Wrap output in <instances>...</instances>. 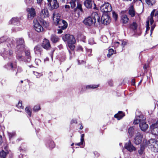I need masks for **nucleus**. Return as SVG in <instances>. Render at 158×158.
Returning a JSON list of instances; mask_svg holds the SVG:
<instances>
[{"label":"nucleus","instance_id":"obj_7","mask_svg":"<svg viewBox=\"0 0 158 158\" xmlns=\"http://www.w3.org/2000/svg\"><path fill=\"white\" fill-rule=\"evenodd\" d=\"M124 147L130 152L135 151L136 150V148L131 143L130 140H129L128 142L125 143Z\"/></svg>","mask_w":158,"mask_h":158},{"label":"nucleus","instance_id":"obj_13","mask_svg":"<svg viewBox=\"0 0 158 158\" xmlns=\"http://www.w3.org/2000/svg\"><path fill=\"white\" fill-rule=\"evenodd\" d=\"M35 53L38 56H40L43 51L42 48L40 45H37L35 46L34 48Z\"/></svg>","mask_w":158,"mask_h":158},{"label":"nucleus","instance_id":"obj_44","mask_svg":"<svg viewBox=\"0 0 158 158\" xmlns=\"http://www.w3.org/2000/svg\"><path fill=\"white\" fill-rule=\"evenodd\" d=\"M89 44H93L94 43V39L93 38H90L89 40Z\"/></svg>","mask_w":158,"mask_h":158},{"label":"nucleus","instance_id":"obj_28","mask_svg":"<svg viewBox=\"0 0 158 158\" xmlns=\"http://www.w3.org/2000/svg\"><path fill=\"white\" fill-rule=\"evenodd\" d=\"M19 19L17 17L13 18L10 20V23L11 24L19 22Z\"/></svg>","mask_w":158,"mask_h":158},{"label":"nucleus","instance_id":"obj_18","mask_svg":"<svg viewBox=\"0 0 158 158\" xmlns=\"http://www.w3.org/2000/svg\"><path fill=\"white\" fill-rule=\"evenodd\" d=\"M125 113L122 111H118L117 113L115 114L114 117L117 118L118 120L121 119L125 116Z\"/></svg>","mask_w":158,"mask_h":158},{"label":"nucleus","instance_id":"obj_57","mask_svg":"<svg viewBox=\"0 0 158 158\" xmlns=\"http://www.w3.org/2000/svg\"><path fill=\"white\" fill-rule=\"evenodd\" d=\"M108 84L110 85H112L113 84V81L112 80L108 82Z\"/></svg>","mask_w":158,"mask_h":158},{"label":"nucleus","instance_id":"obj_16","mask_svg":"<svg viewBox=\"0 0 158 158\" xmlns=\"http://www.w3.org/2000/svg\"><path fill=\"white\" fill-rule=\"evenodd\" d=\"M84 5L85 7L88 9L92 8L93 2L92 0H85L83 2Z\"/></svg>","mask_w":158,"mask_h":158},{"label":"nucleus","instance_id":"obj_62","mask_svg":"<svg viewBox=\"0 0 158 158\" xmlns=\"http://www.w3.org/2000/svg\"><path fill=\"white\" fill-rule=\"evenodd\" d=\"M91 49L89 50L87 52V53H89V54H88V55L89 56H91L90 53H91Z\"/></svg>","mask_w":158,"mask_h":158},{"label":"nucleus","instance_id":"obj_33","mask_svg":"<svg viewBox=\"0 0 158 158\" xmlns=\"http://www.w3.org/2000/svg\"><path fill=\"white\" fill-rule=\"evenodd\" d=\"M26 55L28 56V58L27 59V62H29L30 60V57L31 56H30V52L28 50H27L25 51V52Z\"/></svg>","mask_w":158,"mask_h":158},{"label":"nucleus","instance_id":"obj_22","mask_svg":"<svg viewBox=\"0 0 158 158\" xmlns=\"http://www.w3.org/2000/svg\"><path fill=\"white\" fill-rule=\"evenodd\" d=\"M49 140H47L46 141L47 143H48L49 147L51 148H53L55 146L54 142V141L51 139H50V136H49Z\"/></svg>","mask_w":158,"mask_h":158},{"label":"nucleus","instance_id":"obj_39","mask_svg":"<svg viewBox=\"0 0 158 158\" xmlns=\"http://www.w3.org/2000/svg\"><path fill=\"white\" fill-rule=\"evenodd\" d=\"M16 106L19 108L23 109V106H22V102L19 101L18 104L16 105Z\"/></svg>","mask_w":158,"mask_h":158},{"label":"nucleus","instance_id":"obj_11","mask_svg":"<svg viewBox=\"0 0 158 158\" xmlns=\"http://www.w3.org/2000/svg\"><path fill=\"white\" fill-rule=\"evenodd\" d=\"M17 48L19 50H22L24 47V40L22 38H18L17 40Z\"/></svg>","mask_w":158,"mask_h":158},{"label":"nucleus","instance_id":"obj_17","mask_svg":"<svg viewBox=\"0 0 158 158\" xmlns=\"http://www.w3.org/2000/svg\"><path fill=\"white\" fill-rule=\"evenodd\" d=\"M102 21L104 24L107 25L110 23L111 19L108 15H105L102 17Z\"/></svg>","mask_w":158,"mask_h":158},{"label":"nucleus","instance_id":"obj_49","mask_svg":"<svg viewBox=\"0 0 158 158\" xmlns=\"http://www.w3.org/2000/svg\"><path fill=\"white\" fill-rule=\"evenodd\" d=\"M10 66L11 67L12 69L16 68V65H13V64L11 63H10Z\"/></svg>","mask_w":158,"mask_h":158},{"label":"nucleus","instance_id":"obj_40","mask_svg":"<svg viewBox=\"0 0 158 158\" xmlns=\"http://www.w3.org/2000/svg\"><path fill=\"white\" fill-rule=\"evenodd\" d=\"M119 43L118 42H112V45L113 47H114V48H116L119 46Z\"/></svg>","mask_w":158,"mask_h":158},{"label":"nucleus","instance_id":"obj_60","mask_svg":"<svg viewBox=\"0 0 158 158\" xmlns=\"http://www.w3.org/2000/svg\"><path fill=\"white\" fill-rule=\"evenodd\" d=\"M62 29H59L58 30V34H61L62 33Z\"/></svg>","mask_w":158,"mask_h":158},{"label":"nucleus","instance_id":"obj_32","mask_svg":"<svg viewBox=\"0 0 158 158\" xmlns=\"http://www.w3.org/2000/svg\"><path fill=\"white\" fill-rule=\"evenodd\" d=\"M76 8L79 9L81 11H83V9L82 8V5L78 1L77 2V6Z\"/></svg>","mask_w":158,"mask_h":158},{"label":"nucleus","instance_id":"obj_14","mask_svg":"<svg viewBox=\"0 0 158 158\" xmlns=\"http://www.w3.org/2000/svg\"><path fill=\"white\" fill-rule=\"evenodd\" d=\"M139 127L142 131H145L148 128V126L146 124L145 121L142 119L139 123Z\"/></svg>","mask_w":158,"mask_h":158},{"label":"nucleus","instance_id":"obj_38","mask_svg":"<svg viewBox=\"0 0 158 158\" xmlns=\"http://www.w3.org/2000/svg\"><path fill=\"white\" fill-rule=\"evenodd\" d=\"M114 51L113 49H110L108 50V53L107 55V56L108 57H110L114 53Z\"/></svg>","mask_w":158,"mask_h":158},{"label":"nucleus","instance_id":"obj_52","mask_svg":"<svg viewBox=\"0 0 158 158\" xmlns=\"http://www.w3.org/2000/svg\"><path fill=\"white\" fill-rule=\"evenodd\" d=\"M15 135V133H9V137L10 138H12Z\"/></svg>","mask_w":158,"mask_h":158},{"label":"nucleus","instance_id":"obj_63","mask_svg":"<svg viewBox=\"0 0 158 158\" xmlns=\"http://www.w3.org/2000/svg\"><path fill=\"white\" fill-rule=\"evenodd\" d=\"M2 143V137L1 136H0V144H1Z\"/></svg>","mask_w":158,"mask_h":158},{"label":"nucleus","instance_id":"obj_9","mask_svg":"<svg viewBox=\"0 0 158 158\" xmlns=\"http://www.w3.org/2000/svg\"><path fill=\"white\" fill-rule=\"evenodd\" d=\"M34 27L35 30L38 32H42L44 28L37 20L34 21Z\"/></svg>","mask_w":158,"mask_h":158},{"label":"nucleus","instance_id":"obj_10","mask_svg":"<svg viewBox=\"0 0 158 158\" xmlns=\"http://www.w3.org/2000/svg\"><path fill=\"white\" fill-rule=\"evenodd\" d=\"M143 138V135L139 132H138L134 139V142L136 145L141 143Z\"/></svg>","mask_w":158,"mask_h":158},{"label":"nucleus","instance_id":"obj_19","mask_svg":"<svg viewBox=\"0 0 158 158\" xmlns=\"http://www.w3.org/2000/svg\"><path fill=\"white\" fill-rule=\"evenodd\" d=\"M40 16L42 18H44L49 16L48 11L46 9L42 10L40 13Z\"/></svg>","mask_w":158,"mask_h":158},{"label":"nucleus","instance_id":"obj_41","mask_svg":"<svg viewBox=\"0 0 158 158\" xmlns=\"http://www.w3.org/2000/svg\"><path fill=\"white\" fill-rule=\"evenodd\" d=\"M33 73L34 74L36 77L38 78H39L40 77L42 76V74L40 73H38L36 72L33 71Z\"/></svg>","mask_w":158,"mask_h":158},{"label":"nucleus","instance_id":"obj_24","mask_svg":"<svg viewBox=\"0 0 158 158\" xmlns=\"http://www.w3.org/2000/svg\"><path fill=\"white\" fill-rule=\"evenodd\" d=\"M128 132L129 135L132 137L134 134V129L133 126L130 127L128 129Z\"/></svg>","mask_w":158,"mask_h":158},{"label":"nucleus","instance_id":"obj_64","mask_svg":"<svg viewBox=\"0 0 158 158\" xmlns=\"http://www.w3.org/2000/svg\"><path fill=\"white\" fill-rule=\"evenodd\" d=\"M148 65H147L146 64H145L143 66V69H146L148 67Z\"/></svg>","mask_w":158,"mask_h":158},{"label":"nucleus","instance_id":"obj_15","mask_svg":"<svg viewBox=\"0 0 158 158\" xmlns=\"http://www.w3.org/2000/svg\"><path fill=\"white\" fill-rule=\"evenodd\" d=\"M41 46L43 48L46 50H48L51 48L49 41L46 39H44L43 40Z\"/></svg>","mask_w":158,"mask_h":158},{"label":"nucleus","instance_id":"obj_48","mask_svg":"<svg viewBox=\"0 0 158 158\" xmlns=\"http://www.w3.org/2000/svg\"><path fill=\"white\" fill-rule=\"evenodd\" d=\"M22 70L21 68L18 67L17 72L16 73V75L18 73H20L22 71Z\"/></svg>","mask_w":158,"mask_h":158},{"label":"nucleus","instance_id":"obj_4","mask_svg":"<svg viewBox=\"0 0 158 158\" xmlns=\"http://www.w3.org/2000/svg\"><path fill=\"white\" fill-rule=\"evenodd\" d=\"M62 39L64 41L67 42L68 44H74L75 42L73 36L69 34L63 36Z\"/></svg>","mask_w":158,"mask_h":158},{"label":"nucleus","instance_id":"obj_37","mask_svg":"<svg viewBox=\"0 0 158 158\" xmlns=\"http://www.w3.org/2000/svg\"><path fill=\"white\" fill-rule=\"evenodd\" d=\"M142 120L140 119L135 118L134 120V121L133 122V123L134 125H137Z\"/></svg>","mask_w":158,"mask_h":158},{"label":"nucleus","instance_id":"obj_23","mask_svg":"<svg viewBox=\"0 0 158 158\" xmlns=\"http://www.w3.org/2000/svg\"><path fill=\"white\" fill-rule=\"evenodd\" d=\"M8 53L9 56H10V57H9L8 56V55H6V52L4 54H2V56L4 57V58H6L7 57H8L10 59H12V56H11L13 54L12 51L11 50H9Z\"/></svg>","mask_w":158,"mask_h":158},{"label":"nucleus","instance_id":"obj_3","mask_svg":"<svg viewBox=\"0 0 158 158\" xmlns=\"http://www.w3.org/2000/svg\"><path fill=\"white\" fill-rule=\"evenodd\" d=\"M52 18L54 23H56V25H58L59 28L64 30L67 27V23L65 21L60 19L58 17L56 18L54 13L53 14Z\"/></svg>","mask_w":158,"mask_h":158},{"label":"nucleus","instance_id":"obj_1","mask_svg":"<svg viewBox=\"0 0 158 158\" xmlns=\"http://www.w3.org/2000/svg\"><path fill=\"white\" fill-rule=\"evenodd\" d=\"M99 23L100 17L96 13L92 14L91 16L85 19L84 23L85 24L89 26H92L97 22Z\"/></svg>","mask_w":158,"mask_h":158},{"label":"nucleus","instance_id":"obj_6","mask_svg":"<svg viewBox=\"0 0 158 158\" xmlns=\"http://www.w3.org/2000/svg\"><path fill=\"white\" fill-rule=\"evenodd\" d=\"M27 18L29 20H31L34 18L36 15L35 9L33 8H28L27 9Z\"/></svg>","mask_w":158,"mask_h":158},{"label":"nucleus","instance_id":"obj_58","mask_svg":"<svg viewBox=\"0 0 158 158\" xmlns=\"http://www.w3.org/2000/svg\"><path fill=\"white\" fill-rule=\"evenodd\" d=\"M64 7L65 9H69L70 8V6L69 5H65Z\"/></svg>","mask_w":158,"mask_h":158},{"label":"nucleus","instance_id":"obj_43","mask_svg":"<svg viewBox=\"0 0 158 158\" xmlns=\"http://www.w3.org/2000/svg\"><path fill=\"white\" fill-rule=\"evenodd\" d=\"M16 58L19 60H22L23 59V57L20 54H17Z\"/></svg>","mask_w":158,"mask_h":158},{"label":"nucleus","instance_id":"obj_30","mask_svg":"<svg viewBox=\"0 0 158 158\" xmlns=\"http://www.w3.org/2000/svg\"><path fill=\"white\" fill-rule=\"evenodd\" d=\"M76 0H70V2L69 3L71 5V7L73 8L75 7L76 6Z\"/></svg>","mask_w":158,"mask_h":158},{"label":"nucleus","instance_id":"obj_47","mask_svg":"<svg viewBox=\"0 0 158 158\" xmlns=\"http://www.w3.org/2000/svg\"><path fill=\"white\" fill-rule=\"evenodd\" d=\"M73 44H69V47L72 50H73L75 48L74 46L73 45Z\"/></svg>","mask_w":158,"mask_h":158},{"label":"nucleus","instance_id":"obj_54","mask_svg":"<svg viewBox=\"0 0 158 158\" xmlns=\"http://www.w3.org/2000/svg\"><path fill=\"white\" fill-rule=\"evenodd\" d=\"M37 0V4H38L40 6L43 0Z\"/></svg>","mask_w":158,"mask_h":158},{"label":"nucleus","instance_id":"obj_27","mask_svg":"<svg viewBox=\"0 0 158 158\" xmlns=\"http://www.w3.org/2000/svg\"><path fill=\"white\" fill-rule=\"evenodd\" d=\"M59 40V38L56 35H52L51 36V40L53 43H56Z\"/></svg>","mask_w":158,"mask_h":158},{"label":"nucleus","instance_id":"obj_46","mask_svg":"<svg viewBox=\"0 0 158 158\" xmlns=\"http://www.w3.org/2000/svg\"><path fill=\"white\" fill-rule=\"evenodd\" d=\"M155 25H152L151 26V31H151V34H150V35H151L152 33V32L155 28Z\"/></svg>","mask_w":158,"mask_h":158},{"label":"nucleus","instance_id":"obj_20","mask_svg":"<svg viewBox=\"0 0 158 158\" xmlns=\"http://www.w3.org/2000/svg\"><path fill=\"white\" fill-rule=\"evenodd\" d=\"M128 13L129 15L132 17H134L135 15V9L133 5L131 4L129 8Z\"/></svg>","mask_w":158,"mask_h":158},{"label":"nucleus","instance_id":"obj_8","mask_svg":"<svg viewBox=\"0 0 158 158\" xmlns=\"http://www.w3.org/2000/svg\"><path fill=\"white\" fill-rule=\"evenodd\" d=\"M148 144L149 146L152 145L153 147L154 151L158 152V141L155 139H151L148 141Z\"/></svg>","mask_w":158,"mask_h":158},{"label":"nucleus","instance_id":"obj_5","mask_svg":"<svg viewBox=\"0 0 158 158\" xmlns=\"http://www.w3.org/2000/svg\"><path fill=\"white\" fill-rule=\"evenodd\" d=\"M100 9L102 12L107 13L112 10V7L109 3L105 2L101 6Z\"/></svg>","mask_w":158,"mask_h":158},{"label":"nucleus","instance_id":"obj_2","mask_svg":"<svg viewBox=\"0 0 158 158\" xmlns=\"http://www.w3.org/2000/svg\"><path fill=\"white\" fill-rule=\"evenodd\" d=\"M155 18H158V10H153L151 13L150 16L148 18V20L146 21V32L147 33L148 31H149L150 29L149 22L152 25L154 22L153 17Z\"/></svg>","mask_w":158,"mask_h":158},{"label":"nucleus","instance_id":"obj_34","mask_svg":"<svg viewBox=\"0 0 158 158\" xmlns=\"http://www.w3.org/2000/svg\"><path fill=\"white\" fill-rule=\"evenodd\" d=\"M41 109L40 105H36L33 108V110L35 112L38 111Z\"/></svg>","mask_w":158,"mask_h":158},{"label":"nucleus","instance_id":"obj_31","mask_svg":"<svg viewBox=\"0 0 158 158\" xmlns=\"http://www.w3.org/2000/svg\"><path fill=\"white\" fill-rule=\"evenodd\" d=\"M7 153L3 150L0 152V157L1 158H5Z\"/></svg>","mask_w":158,"mask_h":158},{"label":"nucleus","instance_id":"obj_56","mask_svg":"<svg viewBox=\"0 0 158 158\" xmlns=\"http://www.w3.org/2000/svg\"><path fill=\"white\" fill-rule=\"evenodd\" d=\"M79 125H80V127L79 128L81 130L83 129V126H82V123H79Z\"/></svg>","mask_w":158,"mask_h":158},{"label":"nucleus","instance_id":"obj_53","mask_svg":"<svg viewBox=\"0 0 158 158\" xmlns=\"http://www.w3.org/2000/svg\"><path fill=\"white\" fill-rule=\"evenodd\" d=\"M43 24L44 26L47 27L48 26V23L46 22V21H43Z\"/></svg>","mask_w":158,"mask_h":158},{"label":"nucleus","instance_id":"obj_25","mask_svg":"<svg viewBox=\"0 0 158 158\" xmlns=\"http://www.w3.org/2000/svg\"><path fill=\"white\" fill-rule=\"evenodd\" d=\"M146 147V145L145 144H141L140 149L138 151L139 154L141 155L143 154L144 151Z\"/></svg>","mask_w":158,"mask_h":158},{"label":"nucleus","instance_id":"obj_21","mask_svg":"<svg viewBox=\"0 0 158 158\" xmlns=\"http://www.w3.org/2000/svg\"><path fill=\"white\" fill-rule=\"evenodd\" d=\"M121 20L123 23L126 24L128 22L129 19L127 15H123L121 17Z\"/></svg>","mask_w":158,"mask_h":158},{"label":"nucleus","instance_id":"obj_36","mask_svg":"<svg viewBox=\"0 0 158 158\" xmlns=\"http://www.w3.org/2000/svg\"><path fill=\"white\" fill-rule=\"evenodd\" d=\"M137 24L135 22H134L130 25V27L134 30H135L137 28Z\"/></svg>","mask_w":158,"mask_h":158},{"label":"nucleus","instance_id":"obj_12","mask_svg":"<svg viewBox=\"0 0 158 158\" xmlns=\"http://www.w3.org/2000/svg\"><path fill=\"white\" fill-rule=\"evenodd\" d=\"M48 6L50 7V9L52 10L56 9L59 7V4L57 0H53L51 2L48 3Z\"/></svg>","mask_w":158,"mask_h":158},{"label":"nucleus","instance_id":"obj_50","mask_svg":"<svg viewBox=\"0 0 158 158\" xmlns=\"http://www.w3.org/2000/svg\"><path fill=\"white\" fill-rule=\"evenodd\" d=\"M81 40L83 42H85V40L86 39V37L83 35H82L81 36Z\"/></svg>","mask_w":158,"mask_h":158},{"label":"nucleus","instance_id":"obj_42","mask_svg":"<svg viewBox=\"0 0 158 158\" xmlns=\"http://www.w3.org/2000/svg\"><path fill=\"white\" fill-rule=\"evenodd\" d=\"M112 13L113 18L115 20H116L118 17L117 15L114 11H112Z\"/></svg>","mask_w":158,"mask_h":158},{"label":"nucleus","instance_id":"obj_55","mask_svg":"<svg viewBox=\"0 0 158 158\" xmlns=\"http://www.w3.org/2000/svg\"><path fill=\"white\" fill-rule=\"evenodd\" d=\"M83 142L81 141V142L78 143L76 144H75V145H77L80 146V145L83 144Z\"/></svg>","mask_w":158,"mask_h":158},{"label":"nucleus","instance_id":"obj_35","mask_svg":"<svg viewBox=\"0 0 158 158\" xmlns=\"http://www.w3.org/2000/svg\"><path fill=\"white\" fill-rule=\"evenodd\" d=\"M98 85H88L86 86V88L87 89L90 88L95 89L98 88Z\"/></svg>","mask_w":158,"mask_h":158},{"label":"nucleus","instance_id":"obj_26","mask_svg":"<svg viewBox=\"0 0 158 158\" xmlns=\"http://www.w3.org/2000/svg\"><path fill=\"white\" fill-rule=\"evenodd\" d=\"M145 2L149 6H152L156 3V0H145Z\"/></svg>","mask_w":158,"mask_h":158},{"label":"nucleus","instance_id":"obj_59","mask_svg":"<svg viewBox=\"0 0 158 158\" xmlns=\"http://www.w3.org/2000/svg\"><path fill=\"white\" fill-rule=\"evenodd\" d=\"M78 50L79 51L81 50L83 51V48L81 46H79L78 47Z\"/></svg>","mask_w":158,"mask_h":158},{"label":"nucleus","instance_id":"obj_29","mask_svg":"<svg viewBox=\"0 0 158 158\" xmlns=\"http://www.w3.org/2000/svg\"><path fill=\"white\" fill-rule=\"evenodd\" d=\"M25 110L27 114L30 117H31V109L29 107H27L25 109Z\"/></svg>","mask_w":158,"mask_h":158},{"label":"nucleus","instance_id":"obj_61","mask_svg":"<svg viewBox=\"0 0 158 158\" xmlns=\"http://www.w3.org/2000/svg\"><path fill=\"white\" fill-rule=\"evenodd\" d=\"M135 80L134 79H132V85H135Z\"/></svg>","mask_w":158,"mask_h":158},{"label":"nucleus","instance_id":"obj_45","mask_svg":"<svg viewBox=\"0 0 158 158\" xmlns=\"http://www.w3.org/2000/svg\"><path fill=\"white\" fill-rule=\"evenodd\" d=\"M77 122L76 119H73L71 120V122H70V124H73V123H77Z\"/></svg>","mask_w":158,"mask_h":158},{"label":"nucleus","instance_id":"obj_51","mask_svg":"<svg viewBox=\"0 0 158 158\" xmlns=\"http://www.w3.org/2000/svg\"><path fill=\"white\" fill-rule=\"evenodd\" d=\"M84 135H85L84 134H81V141H82L83 142H84Z\"/></svg>","mask_w":158,"mask_h":158}]
</instances>
